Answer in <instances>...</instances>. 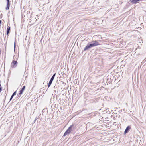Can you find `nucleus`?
Returning a JSON list of instances; mask_svg holds the SVG:
<instances>
[{"label":"nucleus","mask_w":146,"mask_h":146,"mask_svg":"<svg viewBox=\"0 0 146 146\" xmlns=\"http://www.w3.org/2000/svg\"><path fill=\"white\" fill-rule=\"evenodd\" d=\"M74 126V124H72L70 126L64 133L63 136H65L67 134H70L72 131V128Z\"/></svg>","instance_id":"1"},{"label":"nucleus","mask_w":146,"mask_h":146,"mask_svg":"<svg viewBox=\"0 0 146 146\" xmlns=\"http://www.w3.org/2000/svg\"><path fill=\"white\" fill-rule=\"evenodd\" d=\"M91 48L96 46L100 44L96 40L92 41L91 43L90 44Z\"/></svg>","instance_id":"2"},{"label":"nucleus","mask_w":146,"mask_h":146,"mask_svg":"<svg viewBox=\"0 0 146 146\" xmlns=\"http://www.w3.org/2000/svg\"><path fill=\"white\" fill-rule=\"evenodd\" d=\"M17 64L16 61L13 60L11 64V67L12 68H14L16 67Z\"/></svg>","instance_id":"3"},{"label":"nucleus","mask_w":146,"mask_h":146,"mask_svg":"<svg viewBox=\"0 0 146 146\" xmlns=\"http://www.w3.org/2000/svg\"><path fill=\"white\" fill-rule=\"evenodd\" d=\"M25 86H23L21 90L20 91L19 93V97H20L21 94H22L24 90L25 89Z\"/></svg>","instance_id":"4"},{"label":"nucleus","mask_w":146,"mask_h":146,"mask_svg":"<svg viewBox=\"0 0 146 146\" xmlns=\"http://www.w3.org/2000/svg\"><path fill=\"white\" fill-rule=\"evenodd\" d=\"M91 48V47L90 44H88L84 48V51H86Z\"/></svg>","instance_id":"5"},{"label":"nucleus","mask_w":146,"mask_h":146,"mask_svg":"<svg viewBox=\"0 0 146 146\" xmlns=\"http://www.w3.org/2000/svg\"><path fill=\"white\" fill-rule=\"evenodd\" d=\"M131 128V127L130 126H127L126 127V128L124 131V134H125L127 133L128 132V131L130 130Z\"/></svg>","instance_id":"6"},{"label":"nucleus","mask_w":146,"mask_h":146,"mask_svg":"<svg viewBox=\"0 0 146 146\" xmlns=\"http://www.w3.org/2000/svg\"><path fill=\"white\" fill-rule=\"evenodd\" d=\"M131 2L133 4H136L138 3L140 0H130Z\"/></svg>","instance_id":"7"},{"label":"nucleus","mask_w":146,"mask_h":146,"mask_svg":"<svg viewBox=\"0 0 146 146\" xmlns=\"http://www.w3.org/2000/svg\"><path fill=\"white\" fill-rule=\"evenodd\" d=\"M7 2V7L6 8V10L9 9L10 7L9 0H6Z\"/></svg>","instance_id":"8"},{"label":"nucleus","mask_w":146,"mask_h":146,"mask_svg":"<svg viewBox=\"0 0 146 146\" xmlns=\"http://www.w3.org/2000/svg\"><path fill=\"white\" fill-rule=\"evenodd\" d=\"M16 94V91H15L13 93V94L12 95V96H11L10 98V101H11V100L13 98V96L15 95Z\"/></svg>","instance_id":"9"},{"label":"nucleus","mask_w":146,"mask_h":146,"mask_svg":"<svg viewBox=\"0 0 146 146\" xmlns=\"http://www.w3.org/2000/svg\"><path fill=\"white\" fill-rule=\"evenodd\" d=\"M56 74V73H55L52 76L50 80V81H51L52 82V81L55 76Z\"/></svg>","instance_id":"10"},{"label":"nucleus","mask_w":146,"mask_h":146,"mask_svg":"<svg viewBox=\"0 0 146 146\" xmlns=\"http://www.w3.org/2000/svg\"><path fill=\"white\" fill-rule=\"evenodd\" d=\"M10 27H8L7 28V35H8L9 34V32H10Z\"/></svg>","instance_id":"11"},{"label":"nucleus","mask_w":146,"mask_h":146,"mask_svg":"<svg viewBox=\"0 0 146 146\" xmlns=\"http://www.w3.org/2000/svg\"><path fill=\"white\" fill-rule=\"evenodd\" d=\"M52 82H51L50 81H49V82L48 83V87L50 86L51 85V84L52 83Z\"/></svg>","instance_id":"12"},{"label":"nucleus","mask_w":146,"mask_h":146,"mask_svg":"<svg viewBox=\"0 0 146 146\" xmlns=\"http://www.w3.org/2000/svg\"><path fill=\"white\" fill-rule=\"evenodd\" d=\"M107 112L108 113H109V114H110V113H111V111H108Z\"/></svg>","instance_id":"13"},{"label":"nucleus","mask_w":146,"mask_h":146,"mask_svg":"<svg viewBox=\"0 0 146 146\" xmlns=\"http://www.w3.org/2000/svg\"><path fill=\"white\" fill-rule=\"evenodd\" d=\"M1 20H0V25L1 24Z\"/></svg>","instance_id":"14"},{"label":"nucleus","mask_w":146,"mask_h":146,"mask_svg":"<svg viewBox=\"0 0 146 146\" xmlns=\"http://www.w3.org/2000/svg\"><path fill=\"white\" fill-rule=\"evenodd\" d=\"M15 43H14V47L15 48Z\"/></svg>","instance_id":"15"},{"label":"nucleus","mask_w":146,"mask_h":146,"mask_svg":"<svg viewBox=\"0 0 146 146\" xmlns=\"http://www.w3.org/2000/svg\"><path fill=\"white\" fill-rule=\"evenodd\" d=\"M111 112H112V111H113V110H111Z\"/></svg>","instance_id":"16"},{"label":"nucleus","mask_w":146,"mask_h":146,"mask_svg":"<svg viewBox=\"0 0 146 146\" xmlns=\"http://www.w3.org/2000/svg\"><path fill=\"white\" fill-rule=\"evenodd\" d=\"M36 119H35V122L36 121Z\"/></svg>","instance_id":"17"}]
</instances>
